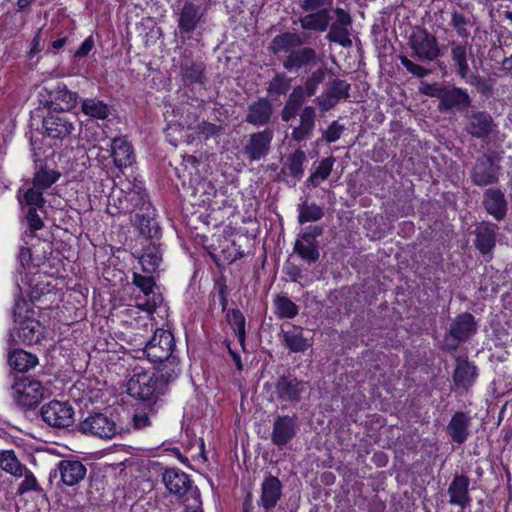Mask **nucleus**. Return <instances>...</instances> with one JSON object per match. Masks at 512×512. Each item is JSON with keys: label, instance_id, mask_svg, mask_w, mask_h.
I'll return each instance as SVG.
<instances>
[{"label": "nucleus", "instance_id": "1", "mask_svg": "<svg viewBox=\"0 0 512 512\" xmlns=\"http://www.w3.org/2000/svg\"><path fill=\"white\" fill-rule=\"evenodd\" d=\"M127 386L131 396L148 403L149 407L167 392L165 380H161L156 372L150 371L134 373Z\"/></svg>", "mask_w": 512, "mask_h": 512}, {"label": "nucleus", "instance_id": "2", "mask_svg": "<svg viewBox=\"0 0 512 512\" xmlns=\"http://www.w3.org/2000/svg\"><path fill=\"white\" fill-rule=\"evenodd\" d=\"M332 2L333 0H302L300 7L308 14L299 18L301 28L317 32L326 31L332 20L328 9Z\"/></svg>", "mask_w": 512, "mask_h": 512}, {"label": "nucleus", "instance_id": "3", "mask_svg": "<svg viewBox=\"0 0 512 512\" xmlns=\"http://www.w3.org/2000/svg\"><path fill=\"white\" fill-rule=\"evenodd\" d=\"M46 388L42 383L28 377L17 378L11 387V396L22 407L33 408L45 396Z\"/></svg>", "mask_w": 512, "mask_h": 512}, {"label": "nucleus", "instance_id": "4", "mask_svg": "<svg viewBox=\"0 0 512 512\" xmlns=\"http://www.w3.org/2000/svg\"><path fill=\"white\" fill-rule=\"evenodd\" d=\"M408 45L413 56L421 62H432L440 56L437 38L424 28L413 29Z\"/></svg>", "mask_w": 512, "mask_h": 512}, {"label": "nucleus", "instance_id": "5", "mask_svg": "<svg viewBox=\"0 0 512 512\" xmlns=\"http://www.w3.org/2000/svg\"><path fill=\"white\" fill-rule=\"evenodd\" d=\"M450 48L451 60L457 75H459L461 79L470 85H482L484 83V79L478 74H473L470 72L468 57L472 56L471 45H469L467 41H451Z\"/></svg>", "mask_w": 512, "mask_h": 512}, {"label": "nucleus", "instance_id": "6", "mask_svg": "<svg viewBox=\"0 0 512 512\" xmlns=\"http://www.w3.org/2000/svg\"><path fill=\"white\" fill-rule=\"evenodd\" d=\"M175 348L174 336L170 331L157 329L151 339L146 343L144 354L151 362H164L173 354Z\"/></svg>", "mask_w": 512, "mask_h": 512}, {"label": "nucleus", "instance_id": "7", "mask_svg": "<svg viewBox=\"0 0 512 512\" xmlns=\"http://www.w3.org/2000/svg\"><path fill=\"white\" fill-rule=\"evenodd\" d=\"M118 201L119 209L124 213H132L135 210L150 211L152 208L146 189L138 181L128 183L126 188L121 190Z\"/></svg>", "mask_w": 512, "mask_h": 512}, {"label": "nucleus", "instance_id": "8", "mask_svg": "<svg viewBox=\"0 0 512 512\" xmlns=\"http://www.w3.org/2000/svg\"><path fill=\"white\" fill-rule=\"evenodd\" d=\"M49 112V114L43 119L42 126L48 137L55 139H65L70 136L75 129L77 123V117L75 114H69L66 112L56 111Z\"/></svg>", "mask_w": 512, "mask_h": 512}, {"label": "nucleus", "instance_id": "9", "mask_svg": "<svg viewBox=\"0 0 512 512\" xmlns=\"http://www.w3.org/2000/svg\"><path fill=\"white\" fill-rule=\"evenodd\" d=\"M77 427L82 434L100 439H111L117 433L115 421L103 413L90 414Z\"/></svg>", "mask_w": 512, "mask_h": 512}, {"label": "nucleus", "instance_id": "10", "mask_svg": "<svg viewBox=\"0 0 512 512\" xmlns=\"http://www.w3.org/2000/svg\"><path fill=\"white\" fill-rule=\"evenodd\" d=\"M41 417L51 427L67 428L74 423V409L67 402L53 400L41 407Z\"/></svg>", "mask_w": 512, "mask_h": 512}, {"label": "nucleus", "instance_id": "11", "mask_svg": "<svg viewBox=\"0 0 512 512\" xmlns=\"http://www.w3.org/2000/svg\"><path fill=\"white\" fill-rule=\"evenodd\" d=\"M177 15V26L180 33L191 34L204 22L206 8L196 0H186Z\"/></svg>", "mask_w": 512, "mask_h": 512}, {"label": "nucleus", "instance_id": "12", "mask_svg": "<svg viewBox=\"0 0 512 512\" xmlns=\"http://www.w3.org/2000/svg\"><path fill=\"white\" fill-rule=\"evenodd\" d=\"M307 390V382L292 375L280 376L275 384V394L281 402L298 403Z\"/></svg>", "mask_w": 512, "mask_h": 512}, {"label": "nucleus", "instance_id": "13", "mask_svg": "<svg viewBox=\"0 0 512 512\" xmlns=\"http://www.w3.org/2000/svg\"><path fill=\"white\" fill-rule=\"evenodd\" d=\"M333 13L336 16V20L333 23L330 22V30L326 35V39L342 47H351L352 40L348 27L351 25L352 19L349 13L340 7L335 8Z\"/></svg>", "mask_w": 512, "mask_h": 512}, {"label": "nucleus", "instance_id": "14", "mask_svg": "<svg viewBox=\"0 0 512 512\" xmlns=\"http://www.w3.org/2000/svg\"><path fill=\"white\" fill-rule=\"evenodd\" d=\"M465 118V131L474 138H486L493 131L494 120L485 111H472L467 113Z\"/></svg>", "mask_w": 512, "mask_h": 512}, {"label": "nucleus", "instance_id": "15", "mask_svg": "<svg viewBox=\"0 0 512 512\" xmlns=\"http://www.w3.org/2000/svg\"><path fill=\"white\" fill-rule=\"evenodd\" d=\"M296 418L289 415L277 416L273 422L271 441L281 447L288 444L296 435Z\"/></svg>", "mask_w": 512, "mask_h": 512}, {"label": "nucleus", "instance_id": "16", "mask_svg": "<svg viewBox=\"0 0 512 512\" xmlns=\"http://www.w3.org/2000/svg\"><path fill=\"white\" fill-rule=\"evenodd\" d=\"M471 421L472 417L467 412L458 411L452 415L446 427L451 442L461 445L468 440L471 434Z\"/></svg>", "mask_w": 512, "mask_h": 512}, {"label": "nucleus", "instance_id": "17", "mask_svg": "<svg viewBox=\"0 0 512 512\" xmlns=\"http://www.w3.org/2000/svg\"><path fill=\"white\" fill-rule=\"evenodd\" d=\"M87 469L85 465L74 459H63L57 464L55 476L59 474L61 482L66 486H75L86 476Z\"/></svg>", "mask_w": 512, "mask_h": 512}, {"label": "nucleus", "instance_id": "18", "mask_svg": "<svg viewBox=\"0 0 512 512\" xmlns=\"http://www.w3.org/2000/svg\"><path fill=\"white\" fill-rule=\"evenodd\" d=\"M272 139L273 131L271 129L253 133L244 146V153L252 161L260 160L268 154Z\"/></svg>", "mask_w": 512, "mask_h": 512}, {"label": "nucleus", "instance_id": "19", "mask_svg": "<svg viewBox=\"0 0 512 512\" xmlns=\"http://www.w3.org/2000/svg\"><path fill=\"white\" fill-rule=\"evenodd\" d=\"M162 482L166 489L177 497L184 496L191 489L192 484L189 476L178 468L165 469Z\"/></svg>", "mask_w": 512, "mask_h": 512}, {"label": "nucleus", "instance_id": "20", "mask_svg": "<svg viewBox=\"0 0 512 512\" xmlns=\"http://www.w3.org/2000/svg\"><path fill=\"white\" fill-rule=\"evenodd\" d=\"M470 104L471 98L468 92L462 88L453 87L443 90L438 108L442 112H448L452 110H463L469 107Z\"/></svg>", "mask_w": 512, "mask_h": 512}, {"label": "nucleus", "instance_id": "21", "mask_svg": "<svg viewBox=\"0 0 512 512\" xmlns=\"http://www.w3.org/2000/svg\"><path fill=\"white\" fill-rule=\"evenodd\" d=\"M477 376V367L469 362L467 358L458 357L456 359L453 382L458 389L465 391L470 389L474 385Z\"/></svg>", "mask_w": 512, "mask_h": 512}, {"label": "nucleus", "instance_id": "22", "mask_svg": "<svg viewBox=\"0 0 512 512\" xmlns=\"http://www.w3.org/2000/svg\"><path fill=\"white\" fill-rule=\"evenodd\" d=\"M477 331V322L471 313L459 314L450 324L449 335L458 342L470 339Z\"/></svg>", "mask_w": 512, "mask_h": 512}, {"label": "nucleus", "instance_id": "23", "mask_svg": "<svg viewBox=\"0 0 512 512\" xmlns=\"http://www.w3.org/2000/svg\"><path fill=\"white\" fill-rule=\"evenodd\" d=\"M486 212L495 220L501 221L506 217L508 204L504 193L497 188L487 189L483 197Z\"/></svg>", "mask_w": 512, "mask_h": 512}, {"label": "nucleus", "instance_id": "24", "mask_svg": "<svg viewBox=\"0 0 512 512\" xmlns=\"http://www.w3.org/2000/svg\"><path fill=\"white\" fill-rule=\"evenodd\" d=\"M110 152L114 165L119 169L127 168L135 162L133 146L124 136L112 140Z\"/></svg>", "mask_w": 512, "mask_h": 512}, {"label": "nucleus", "instance_id": "25", "mask_svg": "<svg viewBox=\"0 0 512 512\" xmlns=\"http://www.w3.org/2000/svg\"><path fill=\"white\" fill-rule=\"evenodd\" d=\"M15 333L25 345L38 344L44 337V327L38 320L27 318L19 322Z\"/></svg>", "mask_w": 512, "mask_h": 512}, {"label": "nucleus", "instance_id": "26", "mask_svg": "<svg viewBox=\"0 0 512 512\" xmlns=\"http://www.w3.org/2000/svg\"><path fill=\"white\" fill-rule=\"evenodd\" d=\"M497 225L491 222H481L475 228V247L482 254H489L496 245Z\"/></svg>", "mask_w": 512, "mask_h": 512}, {"label": "nucleus", "instance_id": "27", "mask_svg": "<svg viewBox=\"0 0 512 512\" xmlns=\"http://www.w3.org/2000/svg\"><path fill=\"white\" fill-rule=\"evenodd\" d=\"M282 495V484L275 476H268L261 485L260 504L267 511L273 509Z\"/></svg>", "mask_w": 512, "mask_h": 512}, {"label": "nucleus", "instance_id": "28", "mask_svg": "<svg viewBox=\"0 0 512 512\" xmlns=\"http://www.w3.org/2000/svg\"><path fill=\"white\" fill-rule=\"evenodd\" d=\"M471 178L477 186H487L496 183L498 177L491 158L484 157L477 160L472 169Z\"/></svg>", "mask_w": 512, "mask_h": 512}, {"label": "nucleus", "instance_id": "29", "mask_svg": "<svg viewBox=\"0 0 512 512\" xmlns=\"http://www.w3.org/2000/svg\"><path fill=\"white\" fill-rule=\"evenodd\" d=\"M470 480L465 475H457L448 487L449 503L465 508L470 504L469 496Z\"/></svg>", "mask_w": 512, "mask_h": 512}, {"label": "nucleus", "instance_id": "30", "mask_svg": "<svg viewBox=\"0 0 512 512\" xmlns=\"http://www.w3.org/2000/svg\"><path fill=\"white\" fill-rule=\"evenodd\" d=\"M316 51L310 47H303L288 54L283 61V67L287 71H298L299 69L316 63Z\"/></svg>", "mask_w": 512, "mask_h": 512}, {"label": "nucleus", "instance_id": "31", "mask_svg": "<svg viewBox=\"0 0 512 512\" xmlns=\"http://www.w3.org/2000/svg\"><path fill=\"white\" fill-rule=\"evenodd\" d=\"M273 113L272 104L266 98H260L248 107L246 122L255 126H263L269 123Z\"/></svg>", "mask_w": 512, "mask_h": 512}, {"label": "nucleus", "instance_id": "32", "mask_svg": "<svg viewBox=\"0 0 512 512\" xmlns=\"http://www.w3.org/2000/svg\"><path fill=\"white\" fill-rule=\"evenodd\" d=\"M316 112L312 106H306L300 114V124L292 130L291 138L302 142L311 137L315 127Z\"/></svg>", "mask_w": 512, "mask_h": 512}, {"label": "nucleus", "instance_id": "33", "mask_svg": "<svg viewBox=\"0 0 512 512\" xmlns=\"http://www.w3.org/2000/svg\"><path fill=\"white\" fill-rule=\"evenodd\" d=\"M305 41L299 34L292 32H285L279 35H276L270 45L269 50L273 54L279 53H291L294 51L296 47L303 45Z\"/></svg>", "mask_w": 512, "mask_h": 512}, {"label": "nucleus", "instance_id": "34", "mask_svg": "<svg viewBox=\"0 0 512 512\" xmlns=\"http://www.w3.org/2000/svg\"><path fill=\"white\" fill-rule=\"evenodd\" d=\"M283 341L291 352H304L312 343L303 335V330L297 326H291L290 329L283 331Z\"/></svg>", "mask_w": 512, "mask_h": 512}, {"label": "nucleus", "instance_id": "35", "mask_svg": "<svg viewBox=\"0 0 512 512\" xmlns=\"http://www.w3.org/2000/svg\"><path fill=\"white\" fill-rule=\"evenodd\" d=\"M8 363L13 369L19 372H26L38 364V358L31 353L19 349L9 354Z\"/></svg>", "mask_w": 512, "mask_h": 512}, {"label": "nucleus", "instance_id": "36", "mask_svg": "<svg viewBox=\"0 0 512 512\" xmlns=\"http://www.w3.org/2000/svg\"><path fill=\"white\" fill-rule=\"evenodd\" d=\"M0 468L15 477H22L26 471L13 450H0Z\"/></svg>", "mask_w": 512, "mask_h": 512}, {"label": "nucleus", "instance_id": "37", "mask_svg": "<svg viewBox=\"0 0 512 512\" xmlns=\"http://www.w3.org/2000/svg\"><path fill=\"white\" fill-rule=\"evenodd\" d=\"M53 99L54 101H52V105L55 104L56 106H59V112L68 113L69 110L76 106L78 95L77 93L68 90L65 85H62L55 89Z\"/></svg>", "mask_w": 512, "mask_h": 512}, {"label": "nucleus", "instance_id": "38", "mask_svg": "<svg viewBox=\"0 0 512 512\" xmlns=\"http://www.w3.org/2000/svg\"><path fill=\"white\" fill-rule=\"evenodd\" d=\"M153 209L145 211V214H137L136 225L137 228L144 237L153 239L158 237L159 226L154 219Z\"/></svg>", "mask_w": 512, "mask_h": 512}, {"label": "nucleus", "instance_id": "39", "mask_svg": "<svg viewBox=\"0 0 512 512\" xmlns=\"http://www.w3.org/2000/svg\"><path fill=\"white\" fill-rule=\"evenodd\" d=\"M293 252L308 264L317 262L320 257L318 243L308 242L300 238L296 239Z\"/></svg>", "mask_w": 512, "mask_h": 512}, {"label": "nucleus", "instance_id": "40", "mask_svg": "<svg viewBox=\"0 0 512 512\" xmlns=\"http://www.w3.org/2000/svg\"><path fill=\"white\" fill-rule=\"evenodd\" d=\"M159 363L161 366L156 373L161 378V380H165V389L167 390L169 383L176 380L181 373V369L179 367V359L177 356H174L170 357L164 362Z\"/></svg>", "mask_w": 512, "mask_h": 512}, {"label": "nucleus", "instance_id": "41", "mask_svg": "<svg viewBox=\"0 0 512 512\" xmlns=\"http://www.w3.org/2000/svg\"><path fill=\"white\" fill-rule=\"evenodd\" d=\"M60 175V172L55 169L41 166L34 174L33 185L44 191L51 187L59 179Z\"/></svg>", "mask_w": 512, "mask_h": 512}, {"label": "nucleus", "instance_id": "42", "mask_svg": "<svg viewBox=\"0 0 512 512\" xmlns=\"http://www.w3.org/2000/svg\"><path fill=\"white\" fill-rule=\"evenodd\" d=\"M226 318H227L229 325L234 330L239 344L244 349L245 338H246V331H245L246 320H245L243 313L239 309H231L227 312Z\"/></svg>", "mask_w": 512, "mask_h": 512}, {"label": "nucleus", "instance_id": "43", "mask_svg": "<svg viewBox=\"0 0 512 512\" xmlns=\"http://www.w3.org/2000/svg\"><path fill=\"white\" fill-rule=\"evenodd\" d=\"M162 260L161 253L157 247L149 246L140 257V264L145 273H154L159 267Z\"/></svg>", "mask_w": 512, "mask_h": 512}, {"label": "nucleus", "instance_id": "44", "mask_svg": "<svg viewBox=\"0 0 512 512\" xmlns=\"http://www.w3.org/2000/svg\"><path fill=\"white\" fill-rule=\"evenodd\" d=\"M334 163L335 158L333 156L322 159L316 170L307 179V182L313 187H317L329 177Z\"/></svg>", "mask_w": 512, "mask_h": 512}, {"label": "nucleus", "instance_id": "45", "mask_svg": "<svg viewBox=\"0 0 512 512\" xmlns=\"http://www.w3.org/2000/svg\"><path fill=\"white\" fill-rule=\"evenodd\" d=\"M306 154L303 150L297 149L288 158L286 168L295 181H299L304 173Z\"/></svg>", "mask_w": 512, "mask_h": 512}, {"label": "nucleus", "instance_id": "46", "mask_svg": "<svg viewBox=\"0 0 512 512\" xmlns=\"http://www.w3.org/2000/svg\"><path fill=\"white\" fill-rule=\"evenodd\" d=\"M204 64L202 62H190L181 67L184 81L189 84L200 83L204 81Z\"/></svg>", "mask_w": 512, "mask_h": 512}, {"label": "nucleus", "instance_id": "47", "mask_svg": "<svg viewBox=\"0 0 512 512\" xmlns=\"http://www.w3.org/2000/svg\"><path fill=\"white\" fill-rule=\"evenodd\" d=\"M82 111L84 114L97 119H106L109 115L108 106L97 99H85L82 102Z\"/></svg>", "mask_w": 512, "mask_h": 512}, {"label": "nucleus", "instance_id": "48", "mask_svg": "<svg viewBox=\"0 0 512 512\" xmlns=\"http://www.w3.org/2000/svg\"><path fill=\"white\" fill-rule=\"evenodd\" d=\"M274 303L279 318L291 319L298 314V306L286 296H277Z\"/></svg>", "mask_w": 512, "mask_h": 512}, {"label": "nucleus", "instance_id": "49", "mask_svg": "<svg viewBox=\"0 0 512 512\" xmlns=\"http://www.w3.org/2000/svg\"><path fill=\"white\" fill-rule=\"evenodd\" d=\"M451 26L455 29L456 34L462 39H468L470 36L471 20L464 14L454 11L451 14Z\"/></svg>", "mask_w": 512, "mask_h": 512}, {"label": "nucleus", "instance_id": "50", "mask_svg": "<svg viewBox=\"0 0 512 512\" xmlns=\"http://www.w3.org/2000/svg\"><path fill=\"white\" fill-rule=\"evenodd\" d=\"M323 209L316 204H302L299 207L298 221L301 224L315 222L323 217Z\"/></svg>", "mask_w": 512, "mask_h": 512}, {"label": "nucleus", "instance_id": "51", "mask_svg": "<svg viewBox=\"0 0 512 512\" xmlns=\"http://www.w3.org/2000/svg\"><path fill=\"white\" fill-rule=\"evenodd\" d=\"M291 85V80L285 75L278 73L269 82L267 91L271 95H284L288 92Z\"/></svg>", "mask_w": 512, "mask_h": 512}, {"label": "nucleus", "instance_id": "52", "mask_svg": "<svg viewBox=\"0 0 512 512\" xmlns=\"http://www.w3.org/2000/svg\"><path fill=\"white\" fill-rule=\"evenodd\" d=\"M325 91L340 101L341 99L349 98L350 84L345 80L334 79L329 83Z\"/></svg>", "mask_w": 512, "mask_h": 512}, {"label": "nucleus", "instance_id": "53", "mask_svg": "<svg viewBox=\"0 0 512 512\" xmlns=\"http://www.w3.org/2000/svg\"><path fill=\"white\" fill-rule=\"evenodd\" d=\"M326 76V69L320 68L312 72V74L307 78L302 86L306 92L307 97L313 96L317 90L318 86L323 82Z\"/></svg>", "mask_w": 512, "mask_h": 512}, {"label": "nucleus", "instance_id": "54", "mask_svg": "<svg viewBox=\"0 0 512 512\" xmlns=\"http://www.w3.org/2000/svg\"><path fill=\"white\" fill-rule=\"evenodd\" d=\"M20 202L25 203L28 208H42L45 202L43 191L33 185L24 193L23 199Z\"/></svg>", "mask_w": 512, "mask_h": 512}, {"label": "nucleus", "instance_id": "55", "mask_svg": "<svg viewBox=\"0 0 512 512\" xmlns=\"http://www.w3.org/2000/svg\"><path fill=\"white\" fill-rule=\"evenodd\" d=\"M399 60L409 73L415 75L418 78H424L431 73L429 69L414 63L407 56L401 55L399 56Z\"/></svg>", "mask_w": 512, "mask_h": 512}, {"label": "nucleus", "instance_id": "56", "mask_svg": "<svg viewBox=\"0 0 512 512\" xmlns=\"http://www.w3.org/2000/svg\"><path fill=\"white\" fill-rule=\"evenodd\" d=\"M345 127L338 121H333L326 130L322 132V139L327 143H333L340 139Z\"/></svg>", "mask_w": 512, "mask_h": 512}, {"label": "nucleus", "instance_id": "57", "mask_svg": "<svg viewBox=\"0 0 512 512\" xmlns=\"http://www.w3.org/2000/svg\"><path fill=\"white\" fill-rule=\"evenodd\" d=\"M133 283L141 289V291L145 295H150L153 293V288L155 286V282L152 276H142L140 274L134 273L133 275Z\"/></svg>", "mask_w": 512, "mask_h": 512}, {"label": "nucleus", "instance_id": "58", "mask_svg": "<svg viewBox=\"0 0 512 512\" xmlns=\"http://www.w3.org/2000/svg\"><path fill=\"white\" fill-rule=\"evenodd\" d=\"M195 129L197 134L204 137L205 139L216 136L221 132L220 126L207 121H202L196 126Z\"/></svg>", "mask_w": 512, "mask_h": 512}, {"label": "nucleus", "instance_id": "59", "mask_svg": "<svg viewBox=\"0 0 512 512\" xmlns=\"http://www.w3.org/2000/svg\"><path fill=\"white\" fill-rule=\"evenodd\" d=\"M23 476L24 480L21 482L19 486V493L23 494L28 491H37L39 489L37 480L31 471L26 469Z\"/></svg>", "mask_w": 512, "mask_h": 512}, {"label": "nucleus", "instance_id": "60", "mask_svg": "<svg viewBox=\"0 0 512 512\" xmlns=\"http://www.w3.org/2000/svg\"><path fill=\"white\" fill-rule=\"evenodd\" d=\"M306 97L307 95L304 88L299 85L293 88V91L289 95L287 102L300 109Z\"/></svg>", "mask_w": 512, "mask_h": 512}, {"label": "nucleus", "instance_id": "61", "mask_svg": "<svg viewBox=\"0 0 512 512\" xmlns=\"http://www.w3.org/2000/svg\"><path fill=\"white\" fill-rule=\"evenodd\" d=\"M26 220H27V223H28L31 233H33L43 227V222L37 213V209L28 208V211L26 213Z\"/></svg>", "mask_w": 512, "mask_h": 512}, {"label": "nucleus", "instance_id": "62", "mask_svg": "<svg viewBox=\"0 0 512 512\" xmlns=\"http://www.w3.org/2000/svg\"><path fill=\"white\" fill-rule=\"evenodd\" d=\"M316 101L322 112L329 111L330 109L334 108L339 102L326 91L322 93L319 97H317Z\"/></svg>", "mask_w": 512, "mask_h": 512}, {"label": "nucleus", "instance_id": "63", "mask_svg": "<svg viewBox=\"0 0 512 512\" xmlns=\"http://www.w3.org/2000/svg\"><path fill=\"white\" fill-rule=\"evenodd\" d=\"M133 423L136 429L149 427L151 425L149 413L138 408L133 416Z\"/></svg>", "mask_w": 512, "mask_h": 512}, {"label": "nucleus", "instance_id": "64", "mask_svg": "<svg viewBox=\"0 0 512 512\" xmlns=\"http://www.w3.org/2000/svg\"><path fill=\"white\" fill-rule=\"evenodd\" d=\"M323 229L319 226H309L305 229L304 232L299 234L298 238L302 240H307L308 242L317 243L316 238L322 235Z\"/></svg>", "mask_w": 512, "mask_h": 512}]
</instances>
